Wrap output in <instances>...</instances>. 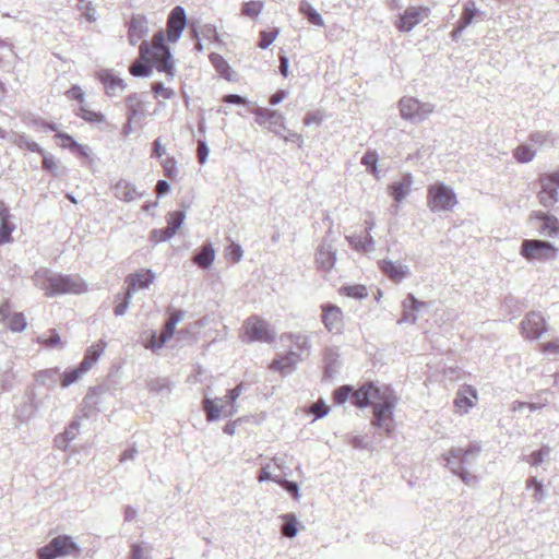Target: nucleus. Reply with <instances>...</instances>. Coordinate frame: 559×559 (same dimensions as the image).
<instances>
[{
  "instance_id": "1",
  "label": "nucleus",
  "mask_w": 559,
  "mask_h": 559,
  "mask_svg": "<svg viewBox=\"0 0 559 559\" xmlns=\"http://www.w3.org/2000/svg\"><path fill=\"white\" fill-rule=\"evenodd\" d=\"M352 402L359 408L371 405L373 408L372 426L386 436L393 432L395 428L393 418L395 399L388 388L381 389L372 382H367L353 392Z\"/></svg>"
},
{
  "instance_id": "2",
  "label": "nucleus",
  "mask_w": 559,
  "mask_h": 559,
  "mask_svg": "<svg viewBox=\"0 0 559 559\" xmlns=\"http://www.w3.org/2000/svg\"><path fill=\"white\" fill-rule=\"evenodd\" d=\"M34 283L45 290L47 297L82 294L86 290V284L80 276L55 273L48 269L37 270L34 274Z\"/></svg>"
},
{
  "instance_id": "3",
  "label": "nucleus",
  "mask_w": 559,
  "mask_h": 559,
  "mask_svg": "<svg viewBox=\"0 0 559 559\" xmlns=\"http://www.w3.org/2000/svg\"><path fill=\"white\" fill-rule=\"evenodd\" d=\"M140 56L144 60H150L159 72H165L169 80L175 76L171 52L165 43V34L158 31L152 40V45L143 40L140 45Z\"/></svg>"
},
{
  "instance_id": "4",
  "label": "nucleus",
  "mask_w": 559,
  "mask_h": 559,
  "mask_svg": "<svg viewBox=\"0 0 559 559\" xmlns=\"http://www.w3.org/2000/svg\"><path fill=\"white\" fill-rule=\"evenodd\" d=\"M481 448L477 443L469 444L466 449L452 448L448 454L443 455L447 466L457 475L466 485H473L476 481V476L467 471V466L476 462Z\"/></svg>"
},
{
  "instance_id": "5",
  "label": "nucleus",
  "mask_w": 559,
  "mask_h": 559,
  "mask_svg": "<svg viewBox=\"0 0 559 559\" xmlns=\"http://www.w3.org/2000/svg\"><path fill=\"white\" fill-rule=\"evenodd\" d=\"M243 384L239 383L229 390L225 395V404L218 405L215 400L205 397L203 400V411L205 412L207 421H215L221 416L233 417L237 413L236 400L240 396Z\"/></svg>"
},
{
  "instance_id": "6",
  "label": "nucleus",
  "mask_w": 559,
  "mask_h": 559,
  "mask_svg": "<svg viewBox=\"0 0 559 559\" xmlns=\"http://www.w3.org/2000/svg\"><path fill=\"white\" fill-rule=\"evenodd\" d=\"M81 548L72 536L58 535L46 546L37 550L38 559H56L58 557H80Z\"/></svg>"
},
{
  "instance_id": "7",
  "label": "nucleus",
  "mask_w": 559,
  "mask_h": 559,
  "mask_svg": "<svg viewBox=\"0 0 559 559\" xmlns=\"http://www.w3.org/2000/svg\"><path fill=\"white\" fill-rule=\"evenodd\" d=\"M521 255L528 261H552L557 259L558 248L540 239H525L521 245Z\"/></svg>"
},
{
  "instance_id": "8",
  "label": "nucleus",
  "mask_w": 559,
  "mask_h": 559,
  "mask_svg": "<svg viewBox=\"0 0 559 559\" xmlns=\"http://www.w3.org/2000/svg\"><path fill=\"white\" fill-rule=\"evenodd\" d=\"M427 200L432 212L451 211L457 203L454 191L442 182L428 188Z\"/></svg>"
},
{
  "instance_id": "9",
  "label": "nucleus",
  "mask_w": 559,
  "mask_h": 559,
  "mask_svg": "<svg viewBox=\"0 0 559 559\" xmlns=\"http://www.w3.org/2000/svg\"><path fill=\"white\" fill-rule=\"evenodd\" d=\"M243 338L246 343L264 342L271 343L275 338V332L270 329L269 324L257 316H252L245 321Z\"/></svg>"
},
{
  "instance_id": "10",
  "label": "nucleus",
  "mask_w": 559,
  "mask_h": 559,
  "mask_svg": "<svg viewBox=\"0 0 559 559\" xmlns=\"http://www.w3.org/2000/svg\"><path fill=\"white\" fill-rule=\"evenodd\" d=\"M435 105L421 103L414 97H403L400 100L401 117L411 122H420L433 111Z\"/></svg>"
},
{
  "instance_id": "11",
  "label": "nucleus",
  "mask_w": 559,
  "mask_h": 559,
  "mask_svg": "<svg viewBox=\"0 0 559 559\" xmlns=\"http://www.w3.org/2000/svg\"><path fill=\"white\" fill-rule=\"evenodd\" d=\"M429 9L423 7H409L399 16L395 26L400 32H411L425 17L428 16Z\"/></svg>"
},
{
  "instance_id": "12",
  "label": "nucleus",
  "mask_w": 559,
  "mask_h": 559,
  "mask_svg": "<svg viewBox=\"0 0 559 559\" xmlns=\"http://www.w3.org/2000/svg\"><path fill=\"white\" fill-rule=\"evenodd\" d=\"M546 331V322L540 312L531 311L521 323L522 335L536 340Z\"/></svg>"
},
{
  "instance_id": "13",
  "label": "nucleus",
  "mask_w": 559,
  "mask_h": 559,
  "mask_svg": "<svg viewBox=\"0 0 559 559\" xmlns=\"http://www.w3.org/2000/svg\"><path fill=\"white\" fill-rule=\"evenodd\" d=\"M186 25L187 15L185 9L180 5L175 7L170 11L167 20L168 40L171 43H176L180 38Z\"/></svg>"
},
{
  "instance_id": "14",
  "label": "nucleus",
  "mask_w": 559,
  "mask_h": 559,
  "mask_svg": "<svg viewBox=\"0 0 559 559\" xmlns=\"http://www.w3.org/2000/svg\"><path fill=\"white\" fill-rule=\"evenodd\" d=\"M155 273L151 269H141L126 276L127 290L132 295L140 290L148 288L155 280Z\"/></svg>"
},
{
  "instance_id": "15",
  "label": "nucleus",
  "mask_w": 559,
  "mask_h": 559,
  "mask_svg": "<svg viewBox=\"0 0 559 559\" xmlns=\"http://www.w3.org/2000/svg\"><path fill=\"white\" fill-rule=\"evenodd\" d=\"M336 263V249L325 238L316 251V264L318 269L329 272Z\"/></svg>"
},
{
  "instance_id": "16",
  "label": "nucleus",
  "mask_w": 559,
  "mask_h": 559,
  "mask_svg": "<svg viewBox=\"0 0 559 559\" xmlns=\"http://www.w3.org/2000/svg\"><path fill=\"white\" fill-rule=\"evenodd\" d=\"M322 322L325 329L332 333H341L343 330V312L335 305H322Z\"/></svg>"
},
{
  "instance_id": "17",
  "label": "nucleus",
  "mask_w": 559,
  "mask_h": 559,
  "mask_svg": "<svg viewBox=\"0 0 559 559\" xmlns=\"http://www.w3.org/2000/svg\"><path fill=\"white\" fill-rule=\"evenodd\" d=\"M97 78L103 83L106 94L110 97L120 95L127 88V83L111 70L99 71Z\"/></svg>"
},
{
  "instance_id": "18",
  "label": "nucleus",
  "mask_w": 559,
  "mask_h": 559,
  "mask_svg": "<svg viewBox=\"0 0 559 559\" xmlns=\"http://www.w3.org/2000/svg\"><path fill=\"white\" fill-rule=\"evenodd\" d=\"M148 33V21L142 14L132 15L128 24V39L132 46H135Z\"/></svg>"
},
{
  "instance_id": "19",
  "label": "nucleus",
  "mask_w": 559,
  "mask_h": 559,
  "mask_svg": "<svg viewBox=\"0 0 559 559\" xmlns=\"http://www.w3.org/2000/svg\"><path fill=\"white\" fill-rule=\"evenodd\" d=\"M402 306L403 314L401 319H399L397 323L415 324L418 320L416 312L420 311L423 308H427L428 304L416 299L414 295H408Z\"/></svg>"
},
{
  "instance_id": "20",
  "label": "nucleus",
  "mask_w": 559,
  "mask_h": 559,
  "mask_svg": "<svg viewBox=\"0 0 559 559\" xmlns=\"http://www.w3.org/2000/svg\"><path fill=\"white\" fill-rule=\"evenodd\" d=\"M114 195L124 202H132L135 199L143 198L145 192H139L133 183L128 180L120 179L111 186Z\"/></svg>"
},
{
  "instance_id": "21",
  "label": "nucleus",
  "mask_w": 559,
  "mask_h": 559,
  "mask_svg": "<svg viewBox=\"0 0 559 559\" xmlns=\"http://www.w3.org/2000/svg\"><path fill=\"white\" fill-rule=\"evenodd\" d=\"M534 218L539 222L537 227L539 235L556 238L559 236V219L550 214L537 212Z\"/></svg>"
},
{
  "instance_id": "22",
  "label": "nucleus",
  "mask_w": 559,
  "mask_h": 559,
  "mask_svg": "<svg viewBox=\"0 0 559 559\" xmlns=\"http://www.w3.org/2000/svg\"><path fill=\"white\" fill-rule=\"evenodd\" d=\"M414 180L409 173L402 175L401 179L389 186V193L395 202H402L412 191Z\"/></svg>"
},
{
  "instance_id": "23",
  "label": "nucleus",
  "mask_w": 559,
  "mask_h": 559,
  "mask_svg": "<svg viewBox=\"0 0 559 559\" xmlns=\"http://www.w3.org/2000/svg\"><path fill=\"white\" fill-rule=\"evenodd\" d=\"M301 360L302 356L300 353L296 350H289L287 354L274 359L271 364V368L273 370L281 371L282 373H289Z\"/></svg>"
},
{
  "instance_id": "24",
  "label": "nucleus",
  "mask_w": 559,
  "mask_h": 559,
  "mask_svg": "<svg viewBox=\"0 0 559 559\" xmlns=\"http://www.w3.org/2000/svg\"><path fill=\"white\" fill-rule=\"evenodd\" d=\"M381 271L394 282H401L405 278L408 273V266L400 263H395L392 260H382L379 262Z\"/></svg>"
},
{
  "instance_id": "25",
  "label": "nucleus",
  "mask_w": 559,
  "mask_h": 559,
  "mask_svg": "<svg viewBox=\"0 0 559 559\" xmlns=\"http://www.w3.org/2000/svg\"><path fill=\"white\" fill-rule=\"evenodd\" d=\"M540 191L538 200L545 207H551L559 200L557 187L547 182L543 177H539Z\"/></svg>"
},
{
  "instance_id": "26",
  "label": "nucleus",
  "mask_w": 559,
  "mask_h": 559,
  "mask_svg": "<svg viewBox=\"0 0 559 559\" xmlns=\"http://www.w3.org/2000/svg\"><path fill=\"white\" fill-rule=\"evenodd\" d=\"M324 374L326 378H332L340 368V354L336 347H328L324 350Z\"/></svg>"
},
{
  "instance_id": "27",
  "label": "nucleus",
  "mask_w": 559,
  "mask_h": 559,
  "mask_svg": "<svg viewBox=\"0 0 559 559\" xmlns=\"http://www.w3.org/2000/svg\"><path fill=\"white\" fill-rule=\"evenodd\" d=\"M175 333V326L170 324L168 321L165 322L163 332L160 335H157L155 332L152 334L147 348L159 349L162 348L173 336Z\"/></svg>"
},
{
  "instance_id": "28",
  "label": "nucleus",
  "mask_w": 559,
  "mask_h": 559,
  "mask_svg": "<svg viewBox=\"0 0 559 559\" xmlns=\"http://www.w3.org/2000/svg\"><path fill=\"white\" fill-rule=\"evenodd\" d=\"M215 259V250L212 243L204 245L194 255L193 262L202 269H210Z\"/></svg>"
},
{
  "instance_id": "29",
  "label": "nucleus",
  "mask_w": 559,
  "mask_h": 559,
  "mask_svg": "<svg viewBox=\"0 0 559 559\" xmlns=\"http://www.w3.org/2000/svg\"><path fill=\"white\" fill-rule=\"evenodd\" d=\"M60 380V369L49 368L36 373V381L47 388H55Z\"/></svg>"
},
{
  "instance_id": "30",
  "label": "nucleus",
  "mask_w": 559,
  "mask_h": 559,
  "mask_svg": "<svg viewBox=\"0 0 559 559\" xmlns=\"http://www.w3.org/2000/svg\"><path fill=\"white\" fill-rule=\"evenodd\" d=\"M106 347L105 342H100L99 344L95 346H91L83 358L81 364V369H86L87 371L91 369V367L98 360L100 355L104 353Z\"/></svg>"
},
{
  "instance_id": "31",
  "label": "nucleus",
  "mask_w": 559,
  "mask_h": 559,
  "mask_svg": "<svg viewBox=\"0 0 559 559\" xmlns=\"http://www.w3.org/2000/svg\"><path fill=\"white\" fill-rule=\"evenodd\" d=\"M37 342L48 349L63 348L66 346V343L61 341L60 335L55 329H50L47 333L38 336Z\"/></svg>"
},
{
  "instance_id": "32",
  "label": "nucleus",
  "mask_w": 559,
  "mask_h": 559,
  "mask_svg": "<svg viewBox=\"0 0 559 559\" xmlns=\"http://www.w3.org/2000/svg\"><path fill=\"white\" fill-rule=\"evenodd\" d=\"M299 12L316 26H323L324 21L320 13L309 3L308 0H301L299 3Z\"/></svg>"
},
{
  "instance_id": "33",
  "label": "nucleus",
  "mask_w": 559,
  "mask_h": 559,
  "mask_svg": "<svg viewBox=\"0 0 559 559\" xmlns=\"http://www.w3.org/2000/svg\"><path fill=\"white\" fill-rule=\"evenodd\" d=\"M186 218L185 211H175L168 213L167 216V226L165 236L166 237H174L177 230L181 227Z\"/></svg>"
},
{
  "instance_id": "34",
  "label": "nucleus",
  "mask_w": 559,
  "mask_h": 559,
  "mask_svg": "<svg viewBox=\"0 0 559 559\" xmlns=\"http://www.w3.org/2000/svg\"><path fill=\"white\" fill-rule=\"evenodd\" d=\"M555 134L550 131H535L530 134V141L538 147L555 145Z\"/></svg>"
},
{
  "instance_id": "35",
  "label": "nucleus",
  "mask_w": 559,
  "mask_h": 559,
  "mask_svg": "<svg viewBox=\"0 0 559 559\" xmlns=\"http://www.w3.org/2000/svg\"><path fill=\"white\" fill-rule=\"evenodd\" d=\"M292 345L297 349L296 352L302 354H309L311 350V340L306 334H290L289 335Z\"/></svg>"
},
{
  "instance_id": "36",
  "label": "nucleus",
  "mask_w": 559,
  "mask_h": 559,
  "mask_svg": "<svg viewBox=\"0 0 559 559\" xmlns=\"http://www.w3.org/2000/svg\"><path fill=\"white\" fill-rule=\"evenodd\" d=\"M86 372V369H81V364L75 368L66 370L63 373H60L61 385L68 388Z\"/></svg>"
},
{
  "instance_id": "37",
  "label": "nucleus",
  "mask_w": 559,
  "mask_h": 559,
  "mask_svg": "<svg viewBox=\"0 0 559 559\" xmlns=\"http://www.w3.org/2000/svg\"><path fill=\"white\" fill-rule=\"evenodd\" d=\"M141 58V60H136L130 67V73L136 78H148L152 74V62L151 64Z\"/></svg>"
},
{
  "instance_id": "38",
  "label": "nucleus",
  "mask_w": 559,
  "mask_h": 559,
  "mask_svg": "<svg viewBox=\"0 0 559 559\" xmlns=\"http://www.w3.org/2000/svg\"><path fill=\"white\" fill-rule=\"evenodd\" d=\"M283 520L282 534L289 538L295 537L298 534L296 516L293 513H287L283 515Z\"/></svg>"
},
{
  "instance_id": "39",
  "label": "nucleus",
  "mask_w": 559,
  "mask_h": 559,
  "mask_svg": "<svg viewBox=\"0 0 559 559\" xmlns=\"http://www.w3.org/2000/svg\"><path fill=\"white\" fill-rule=\"evenodd\" d=\"M478 13V10L476 9L475 2L469 0L464 4L463 13L461 15V19L459 21V24H461L463 27H467L472 24L475 15Z\"/></svg>"
},
{
  "instance_id": "40",
  "label": "nucleus",
  "mask_w": 559,
  "mask_h": 559,
  "mask_svg": "<svg viewBox=\"0 0 559 559\" xmlns=\"http://www.w3.org/2000/svg\"><path fill=\"white\" fill-rule=\"evenodd\" d=\"M211 62L215 69L227 80H231V70L226 60L218 53H212L210 56Z\"/></svg>"
},
{
  "instance_id": "41",
  "label": "nucleus",
  "mask_w": 559,
  "mask_h": 559,
  "mask_svg": "<svg viewBox=\"0 0 559 559\" xmlns=\"http://www.w3.org/2000/svg\"><path fill=\"white\" fill-rule=\"evenodd\" d=\"M526 489L533 490V497L537 502H542L546 498V491L544 485L537 480L536 477L531 476L526 480Z\"/></svg>"
},
{
  "instance_id": "42",
  "label": "nucleus",
  "mask_w": 559,
  "mask_h": 559,
  "mask_svg": "<svg viewBox=\"0 0 559 559\" xmlns=\"http://www.w3.org/2000/svg\"><path fill=\"white\" fill-rule=\"evenodd\" d=\"M76 115L87 122L100 123L105 120L102 112L91 110L83 105L80 106Z\"/></svg>"
},
{
  "instance_id": "43",
  "label": "nucleus",
  "mask_w": 559,
  "mask_h": 559,
  "mask_svg": "<svg viewBox=\"0 0 559 559\" xmlns=\"http://www.w3.org/2000/svg\"><path fill=\"white\" fill-rule=\"evenodd\" d=\"M378 159L379 156L377 152L374 151H367L364 156L361 157V164L365 165L368 170L374 175L377 178L378 176Z\"/></svg>"
},
{
  "instance_id": "44",
  "label": "nucleus",
  "mask_w": 559,
  "mask_h": 559,
  "mask_svg": "<svg viewBox=\"0 0 559 559\" xmlns=\"http://www.w3.org/2000/svg\"><path fill=\"white\" fill-rule=\"evenodd\" d=\"M126 104L128 108V120L132 121L140 111L141 100L139 95L136 93L128 95Z\"/></svg>"
},
{
  "instance_id": "45",
  "label": "nucleus",
  "mask_w": 559,
  "mask_h": 559,
  "mask_svg": "<svg viewBox=\"0 0 559 559\" xmlns=\"http://www.w3.org/2000/svg\"><path fill=\"white\" fill-rule=\"evenodd\" d=\"M273 481L285 489L295 500L300 498L299 486L296 481L287 480L282 477H274Z\"/></svg>"
},
{
  "instance_id": "46",
  "label": "nucleus",
  "mask_w": 559,
  "mask_h": 559,
  "mask_svg": "<svg viewBox=\"0 0 559 559\" xmlns=\"http://www.w3.org/2000/svg\"><path fill=\"white\" fill-rule=\"evenodd\" d=\"M535 155L536 152L526 144H522L514 150V158L519 163H530Z\"/></svg>"
},
{
  "instance_id": "47",
  "label": "nucleus",
  "mask_w": 559,
  "mask_h": 559,
  "mask_svg": "<svg viewBox=\"0 0 559 559\" xmlns=\"http://www.w3.org/2000/svg\"><path fill=\"white\" fill-rule=\"evenodd\" d=\"M269 120V129L276 134H281V131L285 129L284 116L277 110H271Z\"/></svg>"
},
{
  "instance_id": "48",
  "label": "nucleus",
  "mask_w": 559,
  "mask_h": 559,
  "mask_svg": "<svg viewBox=\"0 0 559 559\" xmlns=\"http://www.w3.org/2000/svg\"><path fill=\"white\" fill-rule=\"evenodd\" d=\"M264 4L262 1H249L243 3L241 11L242 14L247 16L257 17L261 13Z\"/></svg>"
},
{
  "instance_id": "49",
  "label": "nucleus",
  "mask_w": 559,
  "mask_h": 559,
  "mask_svg": "<svg viewBox=\"0 0 559 559\" xmlns=\"http://www.w3.org/2000/svg\"><path fill=\"white\" fill-rule=\"evenodd\" d=\"M26 325H27L26 319L22 312L14 313L10 318L9 329L12 332H22L26 329Z\"/></svg>"
},
{
  "instance_id": "50",
  "label": "nucleus",
  "mask_w": 559,
  "mask_h": 559,
  "mask_svg": "<svg viewBox=\"0 0 559 559\" xmlns=\"http://www.w3.org/2000/svg\"><path fill=\"white\" fill-rule=\"evenodd\" d=\"M280 34V29L278 28H274L273 31H262L260 33V41H259V47L261 49H266L269 48L273 41L276 39V37L278 36Z\"/></svg>"
},
{
  "instance_id": "51",
  "label": "nucleus",
  "mask_w": 559,
  "mask_h": 559,
  "mask_svg": "<svg viewBox=\"0 0 559 559\" xmlns=\"http://www.w3.org/2000/svg\"><path fill=\"white\" fill-rule=\"evenodd\" d=\"M120 298H121V301L118 302L114 309V312L117 317H121L127 312V310L130 306V302H131L132 294L129 293L128 290H126V294L123 297H121V295L117 296V299H120Z\"/></svg>"
},
{
  "instance_id": "52",
  "label": "nucleus",
  "mask_w": 559,
  "mask_h": 559,
  "mask_svg": "<svg viewBox=\"0 0 559 559\" xmlns=\"http://www.w3.org/2000/svg\"><path fill=\"white\" fill-rule=\"evenodd\" d=\"M15 226L10 221L0 222V245L9 242Z\"/></svg>"
},
{
  "instance_id": "53",
  "label": "nucleus",
  "mask_w": 559,
  "mask_h": 559,
  "mask_svg": "<svg viewBox=\"0 0 559 559\" xmlns=\"http://www.w3.org/2000/svg\"><path fill=\"white\" fill-rule=\"evenodd\" d=\"M152 92L154 93V95L157 97V96H162L163 98L165 99H170L175 96V92L169 88V87H165L164 84L162 82H155L152 84Z\"/></svg>"
},
{
  "instance_id": "54",
  "label": "nucleus",
  "mask_w": 559,
  "mask_h": 559,
  "mask_svg": "<svg viewBox=\"0 0 559 559\" xmlns=\"http://www.w3.org/2000/svg\"><path fill=\"white\" fill-rule=\"evenodd\" d=\"M454 405L461 414H466L473 406V402L468 396L459 394L454 401Z\"/></svg>"
},
{
  "instance_id": "55",
  "label": "nucleus",
  "mask_w": 559,
  "mask_h": 559,
  "mask_svg": "<svg viewBox=\"0 0 559 559\" xmlns=\"http://www.w3.org/2000/svg\"><path fill=\"white\" fill-rule=\"evenodd\" d=\"M352 386L343 385L334 392V401L336 404H343L349 399V396L352 397Z\"/></svg>"
},
{
  "instance_id": "56",
  "label": "nucleus",
  "mask_w": 559,
  "mask_h": 559,
  "mask_svg": "<svg viewBox=\"0 0 559 559\" xmlns=\"http://www.w3.org/2000/svg\"><path fill=\"white\" fill-rule=\"evenodd\" d=\"M330 408L325 405V403L320 400L311 405L310 413L314 416V419L323 418L329 414Z\"/></svg>"
},
{
  "instance_id": "57",
  "label": "nucleus",
  "mask_w": 559,
  "mask_h": 559,
  "mask_svg": "<svg viewBox=\"0 0 559 559\" xmlns=\"http://www.w3.org/2000/svg\"><path fill=\"white\" fill-rule=\"evenodd\" d=\"M43 156V168L47 171H50L53 174V176H60L59 167L55 158L50 155H47L46 152H44Z\"/></svg>"
},
{
  "instance_id": "58",
  "label": "nucleus",
  "mask_w": 559,
  "mask_h": 559,
  "mask_svg": "<svg viewBox=\"0 0 559 559\" xmlns=\"http://www.w3.org/2000/svg\"><path fill=\"white\" fill-rule=\"evenodd\" d=\"M148 390L155 393L169 391V383L166 379H153L147 384Z\"/></svg>"
},
{
  "instance_id": "59",
  "label": "nucleus",
  "mask_w": 559,
  "mask_h": 559,
  "mask_svg": "<svg viewBox=\"0 0 559 559\" xmlns=\"http://www.w3.org/2000/svg\"><path fill=\"white\" fill-rule=\"evenodd\" d=\"M344 290L347 296L356 299H362L367 297V289L365 286L361 285L348 286L345 287Z\"/></svg>"
},
{
  "instance_id": "60",
  "label": "nucleus",
  "mask_w": 559,
  "mask_h": 559,
  "mask_svg": "<svg viewBox=\"0 0 559 559\" xmlns=\"http://www.w3.org/2000/svg\"><path fill=\"white\" fill-rule=\"evenodd\" d=\"M549 448H543L539 451L533 452L530 456L528 463H531L534 466L539 465L544 461V456L549 455Z\"/></svg>"
},
{
  "instance_id": "61",
  "label": "nucleus",
  "mask_w": 559,
  "mask_h": 559,
  "mask_svg": "<svg viewBox=\"0 0 559 559\" xmlns=\"http://www.w3.org/2000/svg\"><path fill=\"white\" fill-rule=\"evenodd\" d=\"M270 114H271V109H266V108H257L254 110V115H255V122L260 126H265L266 123H269V120L270 119Z\"/></svg>"
},
{
  "instance_id": "62",
  "label": "nucleus",
  "mask_w": 559,
  "mask_h": 559,
  "mask_svg": "<svg viewBox=\"0 0 559 559\" xmlns=\"http://www.w3.org/2000/svg\"><path fill=\"white\" fill-rule=\"evenodd\" d=\"M243 251L240 245L233 242L227 248V255L233 259L235 262H239L242 258Z\"/></svg>"
},
{
  "instance_id": "63",
  "label": "nucleus",
  "mask_w": 559,
  "mask_h": 559,
  "mask_svg": "<svg viewBox=\"0 0 559 559\" xmlns=\"http://www.w3.org/2000/svg\"><path fill=\"white\" fill-rule=\"evenodd\" d=\"M79 429H80V423L74 420L72 421L68 428L66 429V431L63 432V436H64V439L67 441H72L75 439L78 432H79Z\"/></svg>"
},
{
  "instance_id": "64",
  "label": "nucleus",
  "mask_w": 559,
  "mask_h": 559,
  "mask_svg": "<svg viewBox=\"0 0 559 559\" xmlns=\"http://www.w3.org/2000/svg\"><path fill=\"white\" fill-rule=\"evenodd\" d=\"M323 120V115L321 111H313V112H309L305 116L304 118V123L306 126H311V124H320Z\"/></svg>"
}]
</instances>
